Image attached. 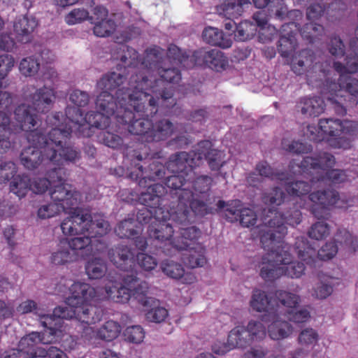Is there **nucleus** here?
Returning <instances> with one entry per match:
<instances>
[{
	"label": "nucleus",
	"instance_id": "obj_25",
	"mask_svg": "<svg viewBox=\"0 0 358 358\" xmlns=\"http://www.w3.org/2000/svg\"><path fill=\"white\" fill-rule=\"evenodd\" d=\"M17 311L21 314L33 313L43 327L63 328L62 319L55 314V308L52 313H46L43 308L39 307L33 300H26L22 302L17 307Z\"/></svg>",
	"mask_w": 358,
	"mask_h": 358
},
{
	"label": "nucleus",
	"instance_id": "obj_12",
	"mask_svg": "<svg viewBox=\"0 0 358 358\" xmlns=\"http://www.w3.org/2000/svg\"><path fill=\"white\" fill-rule=\"evenodd\" d=\"M129 272V271H128ZM131 274L111 273L107 276L108 282L105 285L104 296L102 299L108 298L115 303H125L130 299L137 301L135 294L141 291L140 287L145 281H140L136 275H134L133 270L130 271Z\"/></svg>",
	"mask_w": 358,
	"mask_h": 358
},
{
	"label": "nucleus",
	"instance_id": "obj_21",
	"mask_svg": "<svg viewBox=\"0 0 358 358\" xmlns=\"http://www.w3.org/2000/svg\"><path fill=\"white\" fill-rule=\"evenodd\" d=\"M66 171L65 170L64 179L62 181H56L50 188V197L57 205L63 206V211L67 212L71 209L78 208L81 201V194L73 189L72 186L65 182Z\"/></svg>",
	"mask_w": 358,
	"mask_h": 358
},
{
	"label": "nucleus",
	"instance_id": "obj_6",
	"mask_svg": "<svg viewBox=\"0 0 358 358\" xmlns=\"http://www.w3.org/2000/svg\"><path fill=\"white\" fill-rule=\"evenodd\" d=\"M165 189L162 184L149 186L142 192L138 197L139 202L143 206L138 209L136 220L138 223L150 222L148 228V236L158 243H162L164 238L173 236V226L171 221L180 222L173 219V211L164 203L162 196Z\"/></svg>",
	"mask_w": 358,
	"mask_h": 358
},
{
	"label": "nucleus",
	"instance_id": "obj_31",
	"mask_svg": "<svg viewBox=\"0 0 358 358\" xmlns=\"http://www.w3.org/2000/svg\"><path fill=\"white\" fill-rule=\"evenodd\" d=\"M38 26V21L32 15L17 18L14 24V31L18 42L26 44L30 41L31 34Z\"/></svg>",
	"mask_w": 358,
	"mask_h": 358
},
{
	"label": "nucleus",
	"instance_id": "obj_32",
	"mask_svg": "<svg viewBox=\"0 0 358 358\" xmlns=\"http://www.w3.org/2000/svg\"><path fill=\"white\" fill-rule=\"evenodd\" d=\"M327 89L334 92L342 94L343 90L351 95H358V80L352 78L350 75H339L338 82L327 79L325 80Z\"/></svg>",
	"mask_w": 358,
	"mask_h": 358
},
{
	"label": "nucleus",
	"instance_id": "obj_55",
	"mask_svg": "<svg viewBox=\"0 0 358 358\" xmlns=\"http://www.w3.org/2000/svg\"><path fill=\"white\" fill-rule=\"evenodd\" d=\"M91 23L94 24V34L99 37H106L110 36L115 29V24L113 20H104L101 21H94V17L91 18Z\"/></svg>",
	"mask_w": 358,
	"mask_h": 358
},
{
	"label": "nucleus",
	"instance_id": "obj_8",
	"mask_svg": "<svg viewBox=\"0 0 358 358\" xmlns=\"http://www.w3.org/2000/svg\"><path fill=\"white\" fill-rule=\"evenodd\" d=\"M172 173L165 179L166 186L171 189L170 193L165 189L162 198L173 211V219L183 224L190 219L191 210L201 217L210 213L212 208L205 201L196 199L193 192L188 189L191 180H187L184 174Z\"/></svg>",
	"mask_w": 358,
	"mask_h": 358
},
{
	"label": "nucleus",
	"instance_id": "obj_54",
	"mask_svg": "<svg viewBox=\"0 0 358 358\" xmlns=\"http://www.w3.org/2000/svg\"><path fill=\"white\" fill-rule=\"evenodd\" d=\"M47 178H36L34 179L31 182V191L34 194H43L45 192L49 187H52L54 183H56V181H62L64 179L65 176V169H64V173L62 174V180H59L57 178V175L55 174V180H52L50 177H48L45 174Z\"/></svg>",
	"mask_w": 358,
	"mask_h": 358
},
{
	"label": "nucleus",
	"instance_id": "obj_14",
	"mask_svg": "<svg viewBox=\"0 0 358 358\" xmlns=\"http://www.w3.org/2000/svg\"><path fill=\"white\" fill-rule=\"evenodd\" d=\"M130 239L129 246L120 244L108 252L110 261L117 268L122 271H132L135 266L134 257L136 256L137 253L131 248V245H135L137 249L143 251L150 242V244H153L155 247L162 250L163 252L164 248H167V246H164V239L162 243L155 241L154 238H150L149 236L146 239L142 236H135Z\"/></svg>",
	"mask_w": 358,
	"mask_h": 358
},
{
	"label": "nucleus",
	"instance_id": "obj_36",
	"mask_svg": "<svg viewBox=\"0 0 358 358\" xmlns=\"http://www.w3.org/2000/svg\"><path fill=\"white\" fill-rule=\"evenodd\" d=\"M250 3V0H224L220 6V10L226 17L238 18Z\"/></svg>",
	"mask_w": 358,
	"mask_h": 358
},
{
	"label": "nucleus",
	"instance_id": "obj_15",
	"mask_svg": "<svg viewBox=\"0 0 358 358\" xmlns=\"http://www.w3.org/2000/svg\"><path fill=\"white\" fill-rule=\"evenodd\" d=\"M336 163L335 157L333 155L323 152L319 153L316 157L306 156L303 158L301 162L300 167L303 171H326L325 175L320 178L318 180H329L333 184H340L343 182L347 179L345 172L340 169H332Z\"/></svg>",
	"mask_w": 358,
	"mask_h": 358
},
{
	"label": "nucleus",
	"instance_id": "obj_47",
	"mask_svg": "<svg viewBox=\"0 0 358 358\" xmlns=\"http://www.w3.org/2000/svg\"><path fill=\"white\" fill-rule=\"evenodd\" d=\"M327 89V84L324 83L323 87L321 89V94L324 99L327 100L333 106L336 113L339 115H345L347 113L345 107L343 105L341 99L343 98V94L339 92H334Z\"/></svg>",
	"mask_w": 358,
	"mask_h": 358
},
{
	"label": "nucleus",
	"instance_id": "obj_50",
	"mask_svg": "<svg viewBox=\"0 0 358 358\" xmlns=\"http://www.w3.org/2000/svg\"><path fill=\"white\" fill-rule=\"evenodd\" d=\"M294 250L297 253L298 257L306 264L315 263V250L305 242L303 238L301 240L296 238Z\"/></svg>",
	"mask_w": 358,
	"mask_h": 358
},
{
	"label": "nucleus",
	"instance_id": "obj_23",
	"mask_svg": "<svg viewBox=\"0 0 358 358\" xmlns=\"http://www.w3.org/2000/svg\"><path fill=\"white\" fill-rule=\"evenodd\" d=\"M358 46H330L329 52L335 58L343 57L344 63L334 62V68L339 75H350L358 71Z\"/></svg>",
	"mask_w": 358,
	"mask_h": 358
},
{
	"label": "nucleus",
	"instance_id": "obj_64",
	"mask_svg": "<svg viewBox=\"0 0 358 358\" xmlns=\"http://www.w3.org/2000/svg\"><path fill=\"white\" fill-rule=\"evenodd\" d=\"M338 252V245L335 241L326 243L317 252V257L327 261L332 259Z\"/></svg>",
	"mask_w": 358,
	"mask_h": 358
},
{
	"label": "nucleus",
	"instance_id": "obj_10",
	"mask_svg": "<svg viewBox=\"0 0 358 358\" xmlns=\"http://www.w3.org/2000/svg\"><path fill=\"white\" fill-rule=\"evenodd\" d=\"M43 332L32 331L23 336L18 343L17 348L5 351L1 355V358H36L39 357L42 348L39 344L49 345L60 342L64 336L63 328L45 327Z\"/></svg>",
	"mask_w": 358,
	"mask_h": 358
},
{
	"label": "nucleus",
	"instance_id": "obj_9",
	"mask_svg": "<svg viewBox=\"0 0 358 358\" xmlns=\"http://www.w3.org/2000/svg\"><path fill=\"white\" fill-rule=\"evenodd\" d=\"M210 141H202L198 143L195 150L189 152H180L171 155L166 163V169L171 173L184 174L187 180L195 176L194 169L206 160L212 170H218L225 162L222 159V152L213 149Z\"/></svg>",
	"mask_w": 358,
	"mask_h": 358
},
{
	"label": "nucleus",
	"instance_id": "obj_35",
	"mask_svg": "<svg viewBox=\"0 0 358 358\" xmlns=\"http://www.w3.org/2000/svg\"><path fill=\"white\" fill-rule=\"evenodd\" d=\"M184 250L186 252L183 255L182 260L187 266L194 268L203 266L206 264L205 248L201 244H197Z\"/></svg>",
	"mask_w": 358,
	"mask_h": 358
},
{
	"label": "nucleus",
	"instance_id": "obj_37",
	"mask_svg": "<svg viewBox=\"0 0 358 358\" xmlns=\"http://www.w3.org/2000/svg\"><path fill=\"white\" fill-rule=\"evenodd\" d=\"M269 20V15L266 10H261L255 13L252 17V21L256 28L259 27V31H258V41L262 43H268L272 42V34L268 33V30L264 27L267 24Z\"/></svg>",
	"mask_w": 358,
	"mask_h": 358
},
{
	"label": "nucleus",
	"instance_id": "obj_33",
	"mask_svg": "<svg viewBox=\"0 0 358 358\" xmlns=\"http://www.w3.org/2000/svg\"><path fill=\"white\" fill-rule=\"evenodd\" d=\"M163 273L173 279H180L182 283L191 284L195 277L190 273H185L183 266L173 260L165 259L160 266Z\"/></svg>",
	"mask_w": 358,
	"mask_h": 358
},
{
	"label": "nucleus",
	"instance_id": "obj_11",
	"mask_svg": "<svg viewBox=\"0 0 358 358\" xmlns=\"http://www.w3.org/2000/svg\"><path fill=\"white\" fill-rule=\"evenodd\" d=\"M69 217L64 219L60 228L65 236H74L90 231L93 236L105 235L110 230V224L101 213H83L80 208L66 212Z\"/></svg>",
	"mask_w": 358,
	"mask_h": 358
},
{
	"label": "nucleus",
	"instance_id": "obj_41",
	"mask_svg": "<svg viewBox=\"0 0 358 358\" xmlns=\"http://www.w3.org/2000/svg\"><path fill=\"white\" fill-rule=\"evenodd\" d=\"M301 113L308 116L317 117L324 112L325 103L320 96L304 98L301 101Z\"/></svg>",
	"mask_w": 358,
	"mask_h": 358
},
{
	"label": "nucleus",
	"instance_id": "obj_62",
	"mask_svg": "<svg viewBox=\"0 0 358 358\" xmlns=\"http://www.w3.org/2000/svg\"><path fill=\"white\" fill-rule=\"evenodd\" d=\"M329 234V227L323 221L316 222L308 231L309 237L315 240H322L326 238Z\"/></svg>",
	"mask_w": 358,
	"mask_h": 358
},
{
	"label": "nucleus",
	"instance_id": "obj_46",
	"mask_svg": "<svg viewBox=\"0 0 358 358\" xmlns=\"http://www.w3.org/2000/svg\"><path fill=\"white\" fill-rule=\"evenodd\" d=\"M342 121L338 119H320L318 123L320 130L331 137L340 136L342 134Z\"/></svg>",
	"mask_w": 358,
	"mask_h": 358
},
{
	"label": "nucleus",
	"instance_id": "obj_13",
	"mask_svg": "<svg viewBox=\"0 0 358 358\" xmlns=\"http://www.w3.org/2000/svg\"><path fill=\"white\" fill-rule=\"evenodd\" d=\"M15 119L17 122L13 128L10 125V117L0 111V153L7 152L12 145L9 135L11 132L29 131L37 124V115L30 106L22 103L14 110Z\"/></svg>",
	"mask_w": 358,
	"mask_h": 358
},
{
	"label": "nucleus",
	"instance_id": "obj_16",
	"mask_svg": "<svg viewBox=\"0 0 358 358\" xmlns=\"http://www.w3.org/2000/svg\"><path fill=\"white\" fill-rule=\"evenodd\" d=\"M189 55L180 57L178 61L186 69H191L195 66H207L217 72L225 71L229 67V59L222 52L213 49L206 51L205 48L193 52H188Z\"/></svg>",
	"mask_w": 358,
	"mask_h": 358
},
{
	"label": "nucleus",
	"instance_id": "obj_57",
	"mask_svg": "<svg viewBox=\"0 0 358 358\" xmlns=\"http://www.w3.org/2000/svg\"><path fill=\"white\" fill-rule=\"evenodd\" d=\"M17 172V168L14 162L0 158V184H6L11 180Z\"/></svg>",
	"mask_w": 358,
	"mask_h": 358
},
{
	"label": "nucleus",
	"instance_id": "obj_63",
	"mask_svg": "<svg viewBox=\"0 0 358 358\" xmlns=\"http://www.w3.org/2000/svg\"><path fill=\"white\" fill-rule=\"evenodd\" d=\"M319 339V335L313 328H306L302 330L298 337L299 343L301 345L308 346L315 344Z\"/></svg>",
	"mask_w": 358,
	"mask_h": 358
},
{
	"label": "nucleus",
	"instance_id": "obj_49",
	"mask_svg": "<svg viewBox=\"0 0 358 358\" xmlns=\"http://www.w3.org/2000/svg\"><path fill=\"white\" fill-rule=\"evenodd\" d=\"M202 39L208 45H224L222 43L224 41H226L227 43L229 42V45L232 43L231 38L225 39L223 31L213 27H208L203 29Z\"/></svg>",
	"mask_w": 358,
	"mask_h": 358
},
{
	"label": "nucleus",
	"instance_id": "obj_29",
	"mask_svg": "<svg viewBox=\"0 0 358 358\" xmlns=\"http://www.w3.org/2000/svg\"><path fill=\"white\" fill-rule=\"evenodd\" d=\"M14 64L15 60L11 55L6 53L0 55V89L6 87L4 79ZM13 102V97L10 93L0 91V108H5L9 112Z\"/></svg>",
	"mask_w": 358,
	"mask_h": 358
},
{
	"label": "nucleus",
	"instance_id": "obj_17",
	"mask_svg": "<svg viewBox=\"0 0 358 358\" xmlns=\"http://www.w3.org/2000/svg\"><path fill=\"white\" fill-rule=\"evenodd\" d=\"M126 159L131 161V165L134 164V166H137V173H134L131 171L129 173V177L131 180H138V185L141 187L148 188L149 186L154 185L148 184V181H154L162 178L166 174V166H165L162 163L157 160H153L146 169H143V165L140 163L145 158H143L142 155L138 150H133L132 153L127 152ZM156 183H155V185Z\"/></svg>",
	"mask_w": 358,
	"mask_h": 358
},
{
	"label": "nucleus",
	"instance_id": "obj_2",
	"mask_svg": "<svg viewBox=\"0 0 358 358\" xmlns=\"http://www.w3.org/2000/svg\"><path fill=\"white\" fill-rule=\"evenodd\" d=\"M63 114L57 112L47 117V124L52 128L45 135L41 129L29 130L27 136L30 145L24 148L20 154V162L29 170L38 169L52 180H62L66 163H76L81 157L80 150L69 141L72 128H67L62 122Z\"/></svg>",
	"mask_w": 358,
	"mask_h": 358
},
{
	"label": "nucleus",
	"instance_id": "obj_58",
	"mask_svg": "<svg viewBox=\"0 0 358 358\" xmlns=\"http://www.w3.org/2000/svg\"><path fill=\"white\" fill-rule=\"evenodd\" d=\"M256 171L259 173L260 176L270 178L272 180L282 181L285 179H288V173L274 172L266 162H262L257 164Z\"/></svg>",
	"mask_w": 358,
	"mask_h": 358
},
{
	"label": "nucleus",
	"instance_id": "obj_52",
	"mask_svg": "<svg viewBox=\"0 0 358 358\" xmlns=\"http://www.w3.org/2000/svg\"><path fill=\"white\" fill-rule=\"evenodd\" d=\"M135 220L133 217H128L121 221L115 229V232L121 238L130 239L136 236L138 233L134 229Z\"/></svg>",
	"mask_w": 358,
	"mask_h": 358
},
{
	"label": "nucleus",
	"instance_id": "obj_19",
	"mask_svg": "<svg viewBox=\"0 0 358 358\" xmlns=\"http://www.w3.org/2000/svg\"><path fill=\"white\" fill-rule=\"evenodd\" d=\"M193 215H197L191 210L190 219L188 222L183 224L171 221L173 228L176 227V224H180L182 227L178 228L180 231V236L172 240V236L167 238H164L165 240L164 246H167V248H164V254L170 256L175 255L178 252L183 251V250H186L188 248L196 246V245L199 244L197 242L198 238L201 234L199 229L194 226L184 227L191 221ZM174 231L175 230L173 229V231Z\"/></svg>",
	"mask_w": 358,
	"mask_h": 358
},
{
	"label": "nucleus",
	"instance_id": "obj_22",
	"mask_svg": "<svg viewBox=\"0 0 358 358\" xmlns=\"http://www.w3.org/2000/svg\"><path fill=\"white\" fill-rule=\"evenodd\" d=\"M87 236L66 238L68 246L74 255L76 261L85 258L94 252H99L105 248V243L98 238L103 235L93 236L90 231Z\"/></svg>",
	"mask_w": 358,
	"mask_h": 358
},
{
	"label": "nucleus",
	"instance_id": "obj_30",
	"mask_svg": "<svg viewBox=\"0 0 358 358\" xmlns=\"http://www.w3.org/2000/svg\"><path fill=\"white\" fill-rule=\"evenodd\" d=\"M55 99V92L52 88L43 87L35 91L27 101L31 103L33 110L38 113H46L51 108Z\"/></svg>",
	"mask_w": 358,
	"mask_h": 358
},
{
	"label": "nucleus",
	"instance_id": "obj_20",
	"mask_svg": "<svg viewBox=\"0 0 358 358\" xmlns=\"http://www.w3.org/2000/svg\"><path fill=\"white\" fill-rule=\"evenodd\" d=\"M280 300L283 308L281 309L282 313L277 312L268 318H265V322H272L268 326V335L273 340H280L289 336L290 331V324L288 322L291 320V294L289 292H282L280 294Z\"/></svg>",
	"mask_w": 358,
	"mask_h": 358
},
{
	"label": "nucleus",
	"instance_id": "obj_45",
	"mask_svg": "<svg viewBox=\"0 0 358 358\" xmlns=\"http://www.w3.org/2000/svg\"><path fill=\"white\" fill-rule=\"evenodd\" d=\"M107 269L106 261L99 257H93L85 264V272L90 279L102 278L106 273Z\"/></svg>",
	"mask_w": 358,
	"mask_h": 358
},
{
	"label": "nucleus",
	"instance_id": "obj_59",
	"mask_svg": "<svg viewBox=\"0 0 358 358\" xmlns=\"http://www.w3.org/2000/svg\"><path fill=\"white\" fill-rule=\"evenodd\" d=\"M63 210V206L57 205V203L53 201L52 203L41 205L38 209L37 215L41 220L49 219L55 217Z\"/></svg>",
	"mask_w": 358,
	"mask_h": 358
},
{
	"label": "nucleus",
	"instance_id": "obj_3",
	"mask_svg": "<svg viewBox=\"0 0 358 358\" xmlns=\"http://www.w3.org/2000/svg\"><path fill=\"white\" fill-rule=\"evenodd\" d=\"M183 55L186 57L189 53L179 46H169L166 55L165 50L160 46H153L145 50L143 60L139 64L138 83L145 80L147 83L142 92L154 96L156 101L166 108H171L176 103L173 90L168 83H177L180 80V73L176 66L185 67L178 61Z\"/></svg>",
	"mask_w": 358,
	"mask_h": 358
},
{
	"label": "nucleus",
	"instance_id": "obj_42",
	"mask_svg": "<svg viewBox=\"0 0 358 358\" xmlns=\"http://www.w3.org/2000/svg\"><path fill=\"white\" fill-rule=\"evenodd\" d=\"M31 179L27 175H15L10 180V191L19 198L24 197L31 190Z\"/></svg>",
	"mask_w": 358,
	"mask_h": 358
},
{
	"label": "nucleus",
	"instance_id": "obj_5",
	"mask_svg": "<svg viewBox=\"0 0 358 358\" xmlns=\"http://www.w3.org/2000/svg\"><path fill=\"white\" fill-rule=\"evenodd\" d=\"M138 94V96H135V94L132 93L129 95L135 113L126 111L127 117L130 120V124L127 126V132L141 136V140L148 143L166 140L174 131L173 123L163 119L152 124L150 119L157 114L159 106L166 107L147 92Z\"/></svg>",
	"mask_w": 358,
	"mask_h": 358
},
{
	"label": "nucleus",
	"instance_id": "obj_4",
	"mask_svg": "<svg viewBox=\"0 0 358 358\" xmlns=\"http://www.w3.org/2000/svg\"><path fill=\"white\" fill-rule=\"evenodd\" d=\"M263 219V224L269 229L261 236V243L267 252L262 257L260 276L266 281H273L289 273L291 264L290 245L283 238L287 232L283 219L276 210L269 208Z\"/></svg>",
	"mask_w": 358,
	"mask_h": 358
},
{
	"label": "nucleus",
	"instance_id": "obj_7",
	"mask_svg": "<svg viewBox=\"0 0 358 358\" xmlns=\"http://www.w3.org/2000/svg\"><path fill=\"white\" fill-rule=\"evenodd\" d=\"M70 292L66 306L55 308V314L62 322L74 317L82 324H93L101 320L103 310L100 301L103 299L97 290L87 283L76 282L71 286Z\"/></svg>",
	"mask_w": 358,
	"mask_h": 358
},
{
	"label": "nucleus",
	"instance_id": "obj_60",
	"mask_svg": "<svg viewBox=\"0 0 358 358\" xmlns=\"http://www.w3.org/2000/svg\"><path fill=\"white\" fill-rule=\"evenodd\" d=\"M90 324H80L81 338L88 345L96 346L100 338L98 337V329L95 331Z\"/></svg>",
	"mask_w": 358,
	"mask_h": 358
},
{
	"label": "nucleus",
	"instance_id": "obj_61",
	"mask_svg": "<svg viewBox=\"0 0 358 358\" xmlns=\"http://www.w3.org/2000/svg\"><path fill=\"white\" fill-rule=\"evenodd\" d=\"M124 336L129 342L138 344L143 341L145 332L140 325L130 326L125 329Z\"/></svg>",
	"mask_w": 358,
	"mask_h": 358
},
{
	"label": "nucleus",
	"instance_id": "obj_26",
	"mask_svg": "<svg viewBox=\"0 0 358 358\" xmlns=\"http://www.w3.org/2000/svg\"><path fill=\"white\" fill-rule=\"evenodd\" d=\"M282 292H278V301H275L274 304L271 300L268 299V297L264 291L257 289H255L250 302V306L257 312L266 313L263 317V320L272 315H274L277 312L282 313L281 309L283 308V306L280 303V294Z\"/></svg>",
	"mask_w": 358,
	"mask_h": 358
},
{
	"label": "nucleus",
	"instance_id": "obj_39",
	"mask_svg": "<svg viewBox=\"0 0 358 358\" xmlns=\"http://www.w3.org/2000/svg\"><path fill=\"white\" fill-rule=\"evenodd\" d=\"M112 122L115 123L111 121L108 126L101 129L103 131L100 134L99 139L105 145L113 149H123L124 152L127 147L124 146L122 137L111 131L113 129V126H111Z\"/></svg>",
	"mask_w": 358,
	"mask_h": 358
},
{
	"label": "nucleus",
	"instance_id": "obj_34",
	"mask_svg": "<svg viewBox=\"0 0 358 358\" xmlns=\"http://www.w3.org/2000/svg\"><path fill=\"white\" fill-rule=\"evenodd\" d=\"M50 260L55 265H65L77 262L68 246L66 238L61 239L56 245L51 252Z\"/></svg>",
	"mask_w": 358,
	"mask_h": 358
},
{
	"label": "nucleus",
	"instance_id": "obj_27",
	"mask_svg": "<svg viewBox=\"0 0 358 358\" xmlns=\"http://www.w3.org/2000/svg\"><path fill=\"white\" fill-rule=\"evenodd\" d=\"M117 47V45H115L116 50H118ZM119 50L121 52L113 53L110 59H120L125 70L131 73V76H138L141 67L139 64L137 66L136 63L140 64L142 62L143 55L140 56L132 46H120Z\"/></svg>",
	"mask_w": 358,
	"mask_h": 358
},
{
	"label": "nucleus",
	"instance_id": "obj_24",
	"mask_svg": "<svg viewBox=\"0 0 358 358\" xmlns=\"http://www.w3.org/2000/svg\"><path fill=\"white\" fill-rule=\"evenodd\" d=\"M148 289V283H143L140 287V289L143 291L141 294L136 292L135 296L137 302L145 308L146 319L152 322L160 323L167 317L168 310L160 306L159 300L147 296Z\"/></svg>",
	"mask_w": 358,
	"mask_h": 358
},
{
	"label": "nucleus",
	"instance_id": "obj_56",
	"mask_svg": "<svg viewBox=\"0 0 358 358\" xmlns=\"http://www.w3.org/2000/svg\"><path fill=\"white\" fill-rule=\"evenodd\" d=\"M245 330L248 334L250 343L261 341L266 336V327L259 321H250L245 327Z\"/></svg>",
	"mask_w": 358,
	"mask_h": 358
},
{
	"label": "nucleus",
	"instance_id": "obj_28",
	"mask_svg": "<svg viewBox=\"0 0 358 358\" xmlns=\"http://www.w3.org/2000/svg\"><path fill=\"white\" fill-rule=\"evenodd\" d=\"M117 47V45H115L116 50H118ZM119 50L121 52L113 53L110 59H120L125 70L131 73V76H138L141 67L139 64L137 66L136 63L140 64L142 62L143 55L140 56L132 46H120Z\"/></svg>",
	"mask_w": 358,
	"mask_h": 358
},
{
	"label": "nucleus",
	"instance_id": "obj_40",
	"mask_svg": "<svg viewBox=\"0 0 358 358\" xmlns=\"http://www.w3.org/2000/svg\"><path fill=\"white\" fill-rule=\"evenodd\" d=\"M217 206L218 209L223 210L222 215L227 221L234 222L238 220L240 211L242 209V203L240 200H234L230 202L220 200Z\"/></svg>",
	"mask_w": 358,
	"mask_h": 358
},
{
	"label": "nucleus",
	"instance_id": "obj_43",
	"mask_svg": "<svg viewBox=\"0 0 358 358\" xmlns=\"http://www.w3.org/2000/svg\"><path fill=\"white\" fill-rule=\"evenodd\" d=\"M227 341L229 348H245L250 345V341L248 338V334L243 326H237L231 329L228 335Z\"/></svg>",
	"mask_w": 358,
	"mask_h": 358
},
{
	"label": "nucleus",
	"instance_id": "obj_38",
	"mask_svg": "<svg viewBox=\"0 0 358 358\" xmlns=\"http://www.w3.org/2000/svg\"><path fill=\"white\" fill-rule=\"evenodd\" d=\"M213 179L208 176H200L190 180L189 183H193L194 197L199 201H203L208 206V201L210 199L209 191L212 185Z\"/></svg>",
	"mask_w": 358,
	"mask_h": 358
},
{
	"label": "nucleus",
	"instance_id": "obj_44",
	"mask_svg": "<svg viewBox=\"0 0 358 358\" xmlns=\"http://www.w3.org/2000/svg\"><path fill=\"white\" fill-rule=\"evenodd\" d=\"M257 32V29L250 20H245L238 24L233 38L236 42H245L253 38Z\"/></svg>",
	"mask_w": 358,
	"mask_h": 358
},
{
	"label": "nucleus",
	"instance_id": "obj_51",
	"mask_svg": "<svg viewBox=\"0 0 358 358\" xmlns=\"http://www.w3.org/2000/svg\"><path fill=\"white\" fill-rule=\"evenodd\" d=\"M120 331V325L115 321L109 320L98 329V337L100 340L110 341L116 338Z\"/></svg>",
	"mask_w": 358,
	"mask_h": 358
},
{
	"label": "nucleus",
	"instance_id": "obj_48",
	"mask_svg": "<svg viewBox=\"0 0 358 358\" xmlns=\"http://www.w3.org/2000/svg\"><path fill=\"white\" fill-rule=\"evenodd\" d=\"M41 62L38 57L32 55L22 59L19 64V71L25 77H33L40 70Z\"/></svg>",
	"mask_w": 358,
	"mask_h": 358
},
{
	"label": "nucleus",
	"instance_id": "obj_53",
	"mask_svg": "<svg viewBox=\"0 0 358 358\" xmlns=\"http://www.w3.org/2000/svg\"><path fill=\"white\" fill-rule=\"evenodd\" d=\"M300 302V296L292 294V322L295 323L306 322L310 317V313L308 306L298 309V305Z\"/></svg>",
	"mask_w": 358,
	"mask_h": 358
},
{
	"label": "nucleus",
	"instance_id": "obj_1",
	"mask_svg": "<svg viewBox=\"0 0 358 358\" xmlns=\"http://www.w3.org/2000/svg\"><path fill=\"white\" fill-rule=\"evenodd\" d=\"M138 75L131 76L127 87H120L125 80V77L120 73L112 72L104 75L96 83V87L101 90L96 100V107L98 111H90L84 115L80 109L68 106L65 110V117L62 122L67 128H72L78 136L90 137L94 133L95 129H103L113 121L116 124L115 131L124 134L127 133V126L130 120L127 117L126 111H132L133 103L129 95L138 93L145 89L146 82L143 80L138 83Z\"/></svg>",
	"mask_w": 358,
	"mask_h": 358
},
{
	"label": "nucleus",
	"instance_id": "obj_18",
	"mask_svg": "<svg viewBox=\"0 0 358 358\" xmlns=\"http://www.w3.org/2000/svg\"><path fill=\"white\" fill-rule=\"evenodd\" d=\"M309 199L313 203L311 212L318 220L329 218L331 206H334L340 208H348L351 206L353 202L352 200H345L341 198L338 192L334 189L312 192L309 195Z\"/></svg>",
	"mask_w": 358,
	"mask_h": 358
}]
</instances>
